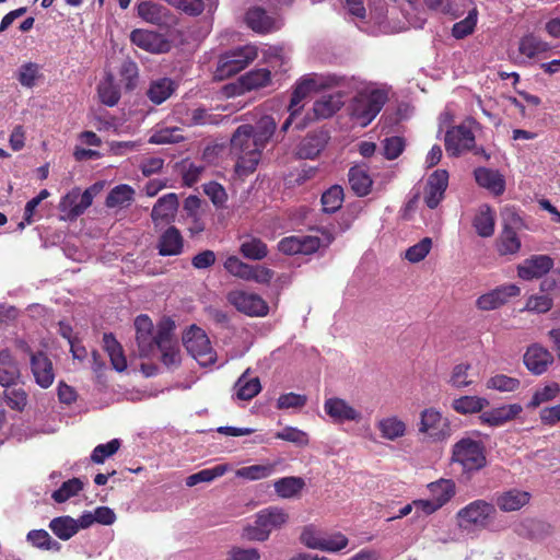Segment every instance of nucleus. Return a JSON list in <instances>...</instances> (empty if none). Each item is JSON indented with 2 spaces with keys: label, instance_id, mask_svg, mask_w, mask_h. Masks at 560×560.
Returning a JSON list of instances; mask_svg holds the SVG:
<instances>
[{
  "label": "nucleus",
  "instance_id": "nucleus-1",
  "mask_svg": "<svg viewBox=\"0 0 560 560\" xmlns=\"http://www.w3.org/2000/svg\"><path fill=\"white\" fill-rule=\"evenodd\" d=\"M277 122L273 117L262 116L255 125L244 124L231 138L230 152L236 158L235 173L246 177L254 173L260 162L262 150L273 136Z\"/></svg>",
  "mask_w": 560,
  "mask_h": 560
},
{
  "label": "nucleus",
  "instance_id": "nucleus-2",
  "mask_svg": "<svg viewBox=\"0 0 560 560\" xmlns=\"http://www.w3.org/2000/svg\"><path fill=\"white\" fill-rule=\"evenodd\" d=\"M498 510L492 502L485 499H477L455 514L457 527L467 534L482 530L498 532L501 527L497 523Z\"/></svg>",
  "mask_w": 560,
  "mask_h": 560
},
{
  "label": "nucleus",
  "instance_id": "nucleus-3",
  "mask_svg": "<svg viewBox=\"0 0 560 560\" xmlns=\"http://www.w3.org/2000/svg\"><path fill=\"white\" fill-rule=\"evenodd\" d=\"M451 463L458 465L464 474L480 471L488 464L485 443L470 436L462 438L452 446Z\"/></svg>",
  "mask_w": 560,
  "mask_h": 560
},
{
  "label": "nucleus",
  "instance_id": "nucleus-4",
  "mask_svg": "<svg viewBox=\"0 0 560 560\" xmlns=\"http://www.w3.org/2000/svg\"><path fill=\"white\" fill-rule=\"evenodd\" d=\"M288 521L289 514L283 508H265L256 513L254 525L244 528L243 536L250 541H266L272 530L280 529Z\"/></svg>",
  "mask_w": 560,
  "mask_h": 560
},
{
  "label": "nucleus",
  "instance_id": "nucleus-5",
  "mask_svg": "<svg viewBox=\"0 0 560 560\" xmlns=\"http://www.w3.org/2000/svg\"><path fill=\"white\" fill-rule=\"evenodd\" d=\"M387 101V92L381 89L358 93L350 105L352 120L361 127H366L378 115Z\"/></svg>",
  "mask_w": 560,
  "mask_h": 560
},
{
  "label": "nucleus",
  "instance_id": "nucleus-6",
  "mask_svg": "<svg viewBox=\"0 0 560 560\" xmlns=\"http://www.w3.org/2000/svg\"><path fill=\"white\" fill-rule=\"evenodd\" d=\"M258 56L254 45H245L225 51L219 57L214 71V79L223 81L244 70Z\"/></svg>",
  "mask_w": 560,
  "mask_h": 560
},
{
  "label": "nucleus",
  "instance_id": "nucleus-7",
  "mask_svg": "<svg viewBox=\"0 0 560 560\" xmlns=\"http://www.w3.org/2000/svg\"><path fill=\"white\" fill-rule=\"evenodd\" d=\"M418 432L430 442H444L453 434L451 421L435 407L421 410Z\"/></svg>",
  "mask_w": 560,
  "mask_h": 560
},
{
  "label": "nucleus",
  "instance_id": "nucleus-8",
  "mask_svg": "<svg viewBox=\"0 0 560 560\" xmlns=\"http://www.w3.org/2000/svg\"><path fill=\"white\" fill-rule=\"evenodd\" d=\"M343 82V78L338 77L336 74H316L312 73L306 77H303L295 85L289 106L293 109L301 110V102L311 93L317 92L320 90L340 86Z\"/></svg>",
  "mask_w": 560,
  "mask_h": 560
},
{
  "label": "nucleus",
  "instance_id": "nucleus-9",
  "mask_svg": "<svg viewBox=\"0 0 560 560\" xmlns=\"http://www.w3.org/2000/svg\"><path fill=\"white\" fill-rule=\"evenodd\" d=\"M102 186L96 183L86 188L83 192L79 187H74L66 194L60 202L59 210L62 219L73 221L79 218L92 205L94 196L101 190Z\"/></svg>",
  "mask_w": 560,
  "mask_h": 560
},
{
  "label": "nucleus",
  "instance_id": "nucleus-10",
  "mask_svg": "<svg viewBox=\"0 0 560 560\" xmlns=\"http://www.w3.org/2000/svg\"><path fill=\"white\" fill-rule=\"evenodd\" d=\"M183 343L186 350L196 359L199 364L208 365L214 362V352L205 330L192 325L183 336Z\"/></svg>",
  "mask_w": 560,
  "mask_h": 560
},
{
  "label": "nucleus",
  "instance_id": "nucleus-11",
  "mask_svg": "<svg viewBox=\"0 0 560 560\" xmlns=\"http://www.w3.org/2000/svg\"><path fill=\"white\" fill-rule=\"evenodd\" d=\"M226 298L231 305L247 316L262 317L269 312L267 302L258 294L234 290L229 292Z\"/></svg>",
  "mask_w": 560,
  "mask_h": 560
},
{
  "label": "nucleus",
  "instance_id": "nucleus-12",
  "mask_svg": "<svg viewBox=\"0 0 560 560\" xmlns=\"http://www.w3.org/2000/svg\"><path fill=\"white\" fill-rule=\"evenodd\" d=\"M161 352V361L167 368L178 366L180 353L177 341L173 338L172 326L161 325L156 331L155 350Z\"/></svg>",
  "mask_w": 560,
  "mask_h": 560
},
{
  "label": "nucleus",
  "instance_id": "nucleus-13",
  "mask_svg": "<svg viewBox=\"0 0 560 560\" xmlns=\"http://www.w3.org/2000/svg\"><path fill=\"white\" fill-rule=\"evenodd\" d=\"M475 145V135L465 124L454 126L445 133V149L450 155L458 156Z\"/></svg>",
  "mask_w": 560,
  "mask_h": 560
},
{
  "label": "nucleus",
  "instance_id": "nucleus-14",
  "mask_svg": "<svg viewBox=\"0 0 560 560\" xmlns=\"http://www.w3.org/2000/svg\"><path fill=\"white\" fill-rule=\"evenodd\" d=\"M130 42L151 54H165L171 49V43L155 31L136 28L130 33Z\"/></svg>",
  "mask_w": 560,
  "mask_h": 560
},
{
  "label": "nucleus",
  "instance_id": "nucleus-15",
  "mask_svg": "<svg viewBox=\"0 0 560 560\" xmlns=\"http://www.w3.org/2000/svg\"><path fill=\"white\" fill-rule=\"evenodd\" d=\"M521 289L516 284H502L480 295L476 306L481 311H492L508 303L511 298L520 295Z\"/></svg>",
  "mask_w": 560,
  "mask_h": 560
},
{
  "label": "nucleus",
  "instance_id": "nucleus-16",
  "mask_svg": "<svg viewBox=\"0 0 560 560\" xmlns=\"http://www.w3.org/2000/svg\"><path fill=\"white\" fill-rule=\"evenodd\" d=\"M448 186V172L446 170L434 171L427 180L424 187V203L430 209H435L445 197Z\"/></svg>",
  "mask_w": 560,
  "mask_h": 560
},
{
  "label": "nucleus",
  "instance_id": "nucleus-17",
  "mask_svg": "<svg viewBox=\"0 0 560 560\" xmlns=\"http://www.w3.org/2000/svg\"><path fill=\"white\" fill-rule=\"evenodd\" d=\"M136 340L139 355L149 358L155 351L156 334L153 336V324L148 315H139L135 320Z\"/></svg>",
  "mask_w": 560,
  "mask_h": 560
},
{
  "label": "nucleus",
  "instance_id": "nucleus-18",
  "mask_svg": "<svg viewBox=\"0 0 560 560\" xmlns=\"http://www.w3.org/2000/svg\"><path fill=\"white\" fill-rule=\"evenodd\" d=\"M330 135L328 131L319 129L308 132L299 143L296 154L300 159L314 160L326 148Z\"/></svg>",
  "mask_w": 560,
  "mask_h": 560
},
{
  "label": "nucleus",
  "instance_id": "nucleus-19",
  "mask_svg": "<svg viewBox=\"0 0 560 560\" xmlns=\"http://www.w3.org/2000/svg\"><path fill=\"white\" fill-rule=\"evenodd\" d=\"M178 207V196L175 192H168L160 197L151 211V219L154 226L168 225L173 222Z\"/></svg>",
  "mask_w": 560,
  "mask_h": 560
},
{
  "label": "nucleus",
  "instance_id": "nucleus-20",
  "mask_svg": "<svg viewBox=\"0 0 560 560\" xmlns=\"http://www.w3.org/2000/svg\"><path fill=\"white\" fill-rule=\"evenodd\" d=\"M553 267V259L548 255H533L517 266V276L526 281L540 279Z\"/></svg>",
  "mask_w": 560,
  "mask_h": 560
},
{
  "label": "nucleus",
  "instance_id": "nucleus-21",
  "mask_svg": "<svg viewBox=\"0 0 560 560\" xmlns=\"http://www.w3.org/2000/svg\"><path fill=\"white\" fill-rule=\"evenodd\" d=\"M184 247L185 240L174 225H170L161 233L155 245L158 254L163 257L179 256L184 253Z\"/></svg>",
  "mask_w": 560,
  "mask_h": 560
},
{
  "label": "nucleus",
  "instance_id": "nucleus-22",
  "mask_svg": "<svg viewBox=\"0 0 560 560\" xmlns=\"http://www.w3.org/2000/svg\"><path fill=\"white\" fill-rule=\"evenodd\" d=\"M523 361L530 373L541 375L553 363V355L542 346L534 343L527 348Z\"/></svg>",
  "mask_w": 560,
  "mask_h": 560
},
{
  "label": "nucleus",
  "instance_id": "nucleus-23",
  "mask_svg": "<svg viewBox=\"0 0 560 560\" xmlns=\"http://www.w3.org/2000/svg\"><path fill=\"white\" fill-rule=\"evenodd\" d=\"M532 499L528 491L512 488L495 494L494 505L502 512H516L527 505Z\"/></svg>",
  "mask_w": 560,
  "mask_h": 560
},
{
  "label": "nucleus",
  "instance_id": "nucleus-24",
  "mask_svg": "<svg viewBox=\"0 0 560 560\" xmlns=\"http://www.w3.org/2000/svg\"><path fill=\"white\" fill-rule=\"evenodd\" d=\"M522 411L523 407L520 404L503 405L483 411L479 419L482 424H487L489 427H501L506 422L514 420Z\"/></svg>",
  "mask_w": 560,
  "mask_h": 560
},
{
  "label": "nucleus",
  "instance_id": "nucleus-25",
  "mask_svg": "<svg viewBox=\"0 0 560 560\" xmlns=\"http://www.w3.org/2000/svg\"><path fill=\"white\" fill-rule=\"evenodd\" d=\"M136 11L142 21L158 26L165 24L172 16L166 7L151 0L140 1L136 5Z\"/></svg>",
  "mask_w": 560,
  "mask_h": 560
},
{
  "label": "nucleus",
  "instance_id": "nucleus-26",
  "mask_svg": "<svg viewBox=\"0 0 560 560\" xmlns=\"http://www.w3.org/2000/svg\"><path fill=\"white\" fill-rule=\"evenodd\" d=\"M178 89V83L172 78L163 77L151 80L145 95L154 105H161L167 101Z\"/></svg>",
  "mask_w": 560,
  "mask_h": 560
},
{
  "label": "nucleus",
  "instance_id": "nucleus-27",
  "mask_svg": "<svg viewBox=\"0 0 560 560\" xmlns=\"http://www.w3.org/2000/svg\"><path fill=\"white\" fill-rule=\"evenodd\" d=\"M325 412L336 422L359 421L361 413L345 399L328 398L324 404Z\"/></svg>",
  "mask_w": 560,
  "mask_h": 560
},
{
  "label": "nucleus",
  "instance_id": "nucleus-28",
  "mask_svg": "<svg viewBox=\"0 0 560 560\" xmlns=\"http://www.w3.org/2000/svg\"><path fill=\"white\" fill-rule=\"evenodd\" d=\"M31 368L36 383L48 388L55 380L52 363L44 352H37L31 357Z\"/></svg>",
  "mask_w": 560,
  "mask_h": 560
},
{
  "label": "nucleus",
  "instance_id": "nucleus-29",
  "mask_svg": "<svg viewBox=\"0 0 560 560\" xmlns=\"http://www.w3.org/2000/svg\"><path fill=\"white\" fill-rule=\"evenodd\" d=\"M348 182L351 190L358 197H365L372 191L373 179L364 165L351 166L348 171Z\"/></svg>",
  "mask_w": 560,
  "mask_h": 560
},
{
  "label": "nucleus",
  "instance_id": "nucleus-30",
  "mask_svg": "<svg viewBox=\"0 0 560 560\" xmlns=\"http://www.w3.org/2000/svg\"><path fill=\"white\" fill-rule=\"evenodd\" d=\"M475 179L480 187H483L495 196H500L505 190V180L498 172L487 167H478L474 172Z\"/></svg>",
  "mask_w": 560,
  "mask_h": 560
},
{
  "label": "nucleus",
  "instance_id": "nucleus-31",
  "mask_svg": "<svg viewBox=\"0 0 560 560\" xmlns=\"http://www.w3.org/2000/svg\"><path fill=\"white\" fill-rule=\"evenodd\" d=\"M135 195H136V191L131 186H129L127 184L117 185L114 188H112L110 191L108 192L106 200H105V206L110 209L112 208H119V209L127 208L133 202Z\"/></svg>",
  "mask_w": 560,
  "mask_h": 560
},
{
  "label": "nucleus",
  "instance_id": "nucleus-32",
  "mask_svg": "<svg viewBox=\"0 0 560 560\" xmlns=\"http://www.w3.org/2000/svg\"><path fill=\"white\" fill-rule=\"evenodd\" d=\"M246 24L256 33L266 34L273 30L275 21L261 8H252L245 15Z\"/></svg>",
  "mask_w": 560,
  "mask_h": 560
},
{
  "label": "nucleus",
  "instance_id": "nucleus-33",
  "mask_svg": "<svg viewBox=\"0 0 560 560\" xmlns=\"http://www.w3.org/2000/svg\"><path fill=\"white\" fill-rule=\"evenodd\" d=\"M472 225L479 236H492L495 226L493 210L488 205H482L472 220Z\"/></svg>",
  "mask_w": 560,
  "mask_h": 560
},
{
  "label": "nucleus",
  "instance_id": "nucleus-34",
  "mask_svg": "<svg viewBox=\"0 0 560 560\" xmlns=\"http://www.w3.org/2000/svg\"><path fill=\"white\" fill-rule=\"evenodd\" d=\"M20 377V370L8 350L0 352V385L11 387Z\"/></svg>",
  "mask_w": 560,
  "mask_h": 560
},
{
  "label": "nucleus",
  "instance_id": "nucleus-35",
  "mask_svg": "<svg viewBox=\"0 0 560 560\" xmlns=\"http://www.w3.org/2000/svg\"><path fill=\"white\" fill-rule=\"evenodd\" d=\"M522 247L521 238L517 232L509 230L508 228L502 229L499 236L495 240V249L500 256L516 255Z\"/></svg>",
  "mask_w": 560,
  "mask_h": 560
},
{
  "label": "nucleus",
  "instance_id": "nucleus-36",
  "mask_svg": "<svg viewBox=\"0 0 560 560\" xmlns=\"http://www.w3.org/2000/svg\"><path fill=\"white\" fill-rule=\"evenodd\" d=\"M428 489L433 500L438 504H441V508L450 502L456 493V485L452 479L441 478L436 481L430 482L428 485Z\"/></svg>",
  "mask_w": 560,
  "mask_h": 560
},
{
  "label": "nucleus",
  "instance_id": "nucleus-37",
  "mask_svg": "<svg viewBox=\"0 0 560 560\" xmlns=\"http://www.w3.org/2000/svg\"><path fill=\"white\" fill-rule=\"evenodd\" d=\"M104 348L109 355L113 368L122 372L127 369V360L124 354L121 345L117 341L113 334H104L103 336Z\"/></svg>",
  "mask_w": 560,
  "mask_h": 560
},
{
  "label": "nucleus",
  "instance_id": "nucleus-38",
  "mask_svg": "<svg viewBox=\"0 0 560 560\" xmlns=\"http://www.w3.org/2000/svg\"><path fill=\"white\" fill-rule=\"evenodd\" d=\"M382 438L395 441L406 434V423L396 416L381 419L376 424Z\"/></svg>",
  "mask_w": 560,
  "mask_h": 560
},
{
  "label": "nucleus",
  "instance_id": "nucleus-39",
  "mask_svg": "<svg viewBox=\"0 0 560 560\" xmlns=\"http://www.w3.org/2000/svg\"><path fill=\"white\" fill-rule=\"evenodd\" d=\"M340 96L327 95L317 100L313 105L312 120L327 119L334 116L341 107Z\"/></svg>",
  "mask_w": 560,
  "mask_h": 560
},
{
  "label": "nucleus",
  "instance_id": "nucleus-40",
  "mask_svg": "<svg viewBox=\"0 0 560 560\" xmlns=\"http://www.w3.org/2000/svg\"><path fill=\"white\" fill-rule=\"evenodd\" d=\"M276 493L283 499H291L298 495L305 487V481L301 477H283L273 483Z\"/></svg>",
  "mask_w": 560,
  "mask_h": 560
},
{
  "label": "nucleus",
  "instance_id": "nucleus-41",
  "mask_svg": "<svg viewBox=\"0 0 560 560\" xmlns=\"http://www.w3.org/2000/svg\"><path fill=\"white\" fill-rule=\"evenodd\" d=\"M100 101L107 106H115L120 100V89L114 81V75L108 73L97 86Z\"/></svg>",
  "mask_w": 560,
  "mask_h": 560
},
{
  "label": "nucleus",
  "instance_id": "nucleus-42",
  "mask_svg": "<svg viewBox=\"0 0 560 560\" xmlns=\"http://www.w3.org/2000/svg\"><path fill=\"white\" fill-rule=\"evenodd\" d=\"M26 540L35 548L59 552L61 544L55 540L45 529H32L26 535Z\"/></svg>",
  "mask_w": 560,
  "mask_h": 560
},
{
  "label": "nucleus",
  "instance_id": "nucleus-43",
  "mask_svg": "<svg viewBox=\"0 0 560 560\" xmlns=\"http://www.w3.org/2000/svg\"><path fill=\"white\" fill-rule=\"evenodd\" d=\"M48 527L61 540H69L78 533L75 520L69 515L52 518Z\"/></svg>",
  "mask_w": 560,
  "mask_h": 560
},
{
  "label": "nucleus",
  "instance_id": "nucleus-44",
  "mask_svg": "<svg viewBox=\"0 0 560 560\" xmlns=\"http://www.w3.org/2000/svg\"><path fill=\"white\" fill-rule=\"evenodd\" d=\"M271 81L268 69H255L241 77L240 82L244 90L252 91L267 86Z\"/></svg>",
  "mask_w": 560,
  "mask_h": 560
},
{
  "label": "nucleus",
  "instance_id": "nucleus-45",
  "mask_svg": "<svg viewBox=\"0 0 560 560\" xmlns=\"http://www.w3.org/2000/svg\"><path fill=\"white\" fill-rule=\"evenodd\" d=\"M488 405L489 401L486 398L478 396H462L453 400L452 408L460 415H467L480 412Z\"/></svg>",
  "mask_w": 560,
  "mask_h": 560
},
{
  "label": "nucleus",
  "instance_id": "nucleus-46",
  "mask_svg": "<svg viewBox=\"0 0 560 560\" xmlns=\"http://www.w3.org/2000/svg\"><path fill=\"white\" fill-rule=\"evenodd\" d=\"M240 253L247 259L261 260L268 255L265 242L255 236H248L240 246Z\"/></svg>",
  "mask_w": 560,
  "mask_h": 560
},
{
  "label": "nucleus",
  "instance_id": "nucleus-47",
  "mask_svg": "<svg viewBox=\"0 0 560 560\" xmlns=\"http://www.w3.org/2000/svg\"><path fill=\"white\" fill-rule=\"evenodd\" d=\"M345 192L340 185H332L322 195L323 211L326 213L337 212L343 203Z\"/></svg>",
  "mask_w": 560,
  "mask_h": 560
},
{
  "label": "nucleus",
  "instance_id": "nucleus-48",
  "mask_svg": "<svg viewBox=\"0 0 560 560\" xmlns=\"http://www.w3.org/2000/svg\"><path fill=\"white\" fill-rule=\"evenodd\" d=\"M236 397L241 400H250L261 390L260 381L258 377H247L243 374L234 386Z\"/></svg>",
  "mask_w": 560,
  "mask_h": 560
},
{
  "label": "nucleus",
  "instance_id": "nucleus-49",
  "mask_svg": "<svg viewBox=\"0 0 560 560\" xmlns=\"http://www.w3.org/2000/svg\"><path fill=\"white\" fill-rule=\"evenodd\" d=\"M549 49L550 46L548 43L533 34L523 36L518 44V51L527 58H534L538 54L545 52Z\"/></svg>",
  "mask_w": 560,
  "mask_h": 560
},
{
  "label": "nucleus",
  "instance_id": "nucleus-50",
  "mask_svg": "<svg viewBox=\"0 0 560 560\" xmlns=\"http://www.w3.org/2000/svg\"><path fill=\"white\" fill-rule=\"evenodd\" d=\"M276 467L277 463L245 466L236 470V476L247 480H260L271 476Z\"/></svg>",
  "mask_w": 560,
  "mask_h": 560
},
{
  "label": "nucleus",
  "instance_id": "nucleus-51",
  "mask_svg": "<svg viewBox=\"0 0 560 560\" xmlns=\"http://www.w3.org/2000/svg\"><path fill=\"white\" fill-rule=\"evenodd\" d=\"M226 471L228 465H215L211 468L199 470L186 478V486L194 487L201 482H211L214 479L222 477Z\"/></svg>",
  "mask_w": 560,
  "mask_h": 560
},
{
  "label": "nucleus",
  "instance_id": "nucleus-52",
  "mask_svg": "<svg viewBox=\"0 0 560 560\" xmlns=\"http://www.w3.org/2000/svg\"><path fill=\"white\" fill-rule=\"evenodd\" d=\"M560 395V385L556 382L550 383L542 388H538L532 396V399L527 404V408L535 409L544 402L553 400Z\"/></svg>",
  "mask_w": 560,
  "mask_h": 560
},
{
  "label": "nucleus",
  "instance_id": "nucleus-53",
  "mask_svg": "<svg viewBox=\"0 0 560 560\" xmlns=\"http://www.w3.org/2000/svg\"><path fill=\"white\" fill-rule=\"evenodd\" d=\"M325 243L317 236L313 235H299L300 247L302 255H311L318 250L320 246H328L332 241L334 236L330 232H324Z\"/></svg>",
  "mask_w": 560,
  "mask_h": 560
},
{
  "label": "nucleus",
  "instance_id": "nucleus-54",
  "mask_svg": "<svg viewBox=\"0 0 560 560\" xmlns=\"http://www.w3.org/2000/svg\"><path fill=\"white\" fill-rule=\"evenodd\" d=\"M83 488V483L79 478H72L65 481L59 489L52 492L51 498L62 503L69 500L71 497L77 495Z\"/></svg>",
  "mask_w": 560,
  "mask_h": 560
},
{
  "label": "nucleus",
  "instance_id": "nucleus-55",
  "mask_svg": "<svg viewBox=\"0 0 560 560\" xmlns=\"http://www.w3.org/2000/svg\"><path fill=\"white\" fill-rule=\"evenodd\" d=\"M518 378L508 376L505 374H497L487 381V388L499 392H515L520 388Z\"/></svg>",
  "mask_w": 560,
  "mask_h": 560
},
{
  "label": "nucleus",
  "instance_id": "nucleus-56",
  "mask_svg": "<svg viewBox=\"0 0 560 560\" xmlns=\"http://www.w3.org/2000/svg\"><path fill=\"white\" fill-rule=\"evenodd\" d=\"M476 24H477V11H476V9H474L472 11H470L468 13V15L464 20L456 22L453 25L452 35L456 39H463L466 36L474 33Z\"/></svg>",
  "mask_w": 560,
  "mask_h": 560
},
{
  "label": "nucleus",
  "instance_id": "nucleus-57",
  "mask_svg": "<svg viewBox=\"0 0 560 560\" xmlns=\"http://www.w3.org/2000/svg\"><path fill=\"white\" fill-rule=\"evenodd\" d=\"M166 3L189 16H199L205 11L203 0H166Z\"/></svg>",
  "mask_w": 560,
  "mask_h": 560
},
{
  "label": "nucleus",
  "instance_id": "nucleus-58",
  "mask_svg": "<svg viewBox=\"0 0 560 560\" xmlns=\"http://www.w3.org/2000/svg\"><path fill=\"white\" fill-rule=\"evenodd\" d=\"M431 248H432L431 237H423L420 242L410 246L406 250L405 258L412 264L419 262L428 256Z\"/></svg>",
  "mask_w": 560,
  "mask_h": 560
},
{
  "label": "nucleus",
  "instance_id": "nucleus-59",
  "mask_svg": "<svg viewBox=\"0 0 560 560\" xmlns=\"http://www.w3.org/2000/svg\"><path fill=\"white\" fill-rule=\"evenodd\" d=\"M275 436L276 439L294 443L298 446H306L310 442L307 433L294 427H285L277 432Z\"/></svg>",
  "mask_w": 560,
  "mask_h": 560
},
{
  "label": "nucleus",
  "instance_id": "nucleus-60",
  "mask_svg": "<svg viewBox=\"0 0 560 560\" xmlns=\"http://www.w3.org/2000/svg\"><path fill=\"white\" fill-rule=\"evenodd\" d=\"M120 447V441L113 439L106 444H98L91 454V460L95 464H103L105 459L114 455Z\"/></svg>",
  "mask_w": 560,
  "mask_h": 560
},
{
  "label": "nucleus",
  "instance_id": "nucleus-61",
  "mask_svg": "<svg viewBox=\"0 0 560 560\" xmlns=\"http://www.w3.org/2000/svg\"><path fill=\"white\" fill-rule=\"evenodd\" d=\"M406 142L402 137L394 136L383 140V154L387 160L397 159L405 150Z\"/></svg>",
  "mask_w": 560,
  "mask_h": 560
},
{
  "label": "nucleus",
  "instance_id": "nucleus-62",
  "mask_svg": "<svg viewBox=\"0 0 560 560\" xmlns=\"http://www.w3.org/2000/svg\"><path fill=\"white\" fill-rule=\"evenodd\" d=\"M4 399L7 405L18 411H22L27 404V394L23 388H10L4 390Z\"/></svg>",
  "mask_w": 560,
  "mask_h": 560
},
{
  "label": "nucleus",
  "instance_id": "nucleus-63",
  "mask_svg": "<svg viewBox=\"0 0 560 560\" xmlns=\"http://www.w3.org/2000/svg\"><path fill=\"white\" fill-rule=\"evenodd\" d=\"M349 544V539L341 533H335L328 536H323L319 550L338 552L345 549Z\"/></svg>",
  "mask_w": 560,
  "mask_h": 560
},
{
  "label": "nucleus",
  "instance_id": "nucleus-64",
  "mask_svg": "<svg viewBox=\"0 0 560 560\" xmlns=\"http://www.w3.org/2000/svg\"><path fill=\"white\" fill-rule=\"evenodd\" d=\"M225 270L234 277L243 280H247L248 273L250 272V265L242 261L236 256H229L224 261Z\"/></svg>",
  "mask_w": 560,
  "mask_h": 560
}]
</instances>
